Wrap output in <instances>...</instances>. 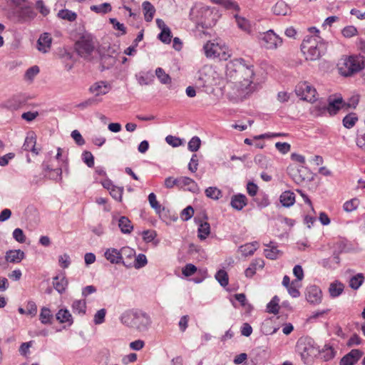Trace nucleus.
<instances>
[{
    "mask_svg": "<svg viewBox=\"0 0 365 365\" xmlns=\"http://www.w3.org/2000/svg\"><path fill=\"white\" fill-rule=\"evenodd\" d=\"M253 68V65L246 63L242 58H236L227 63L226 79L232 84L237 96L245 97L255 91Z\"/></svg>",
    "mask_w": 365,
    "mask_h": 365,
    "instance_id": "f257e3e1",
    "label": "nucleus"
},
{
    "mask_svg": "<svg viewBox=\"0 0 365 365\" xmlns=\"http://www.w3.org/2000/svg\"><path fill=\"white\" fill-rule=\"evenodd\" d=\"M327 43L319 36H307L303 40L301 49L306 60H319L327 51Z\"/></svg>",
    "mask_w": 365,
    "mask_h": 365,
    "instance_id": "f03ea898",
    "label": "nucleus"
},
{
    "mask_svg": "<svg viewBox=\"0 0 365 365\" xmlns=\"http://www.w3.org/2000/svg\"><path fill=\"white\" fill-rule=\"evenodd\" d=\"M120 320L124 325L139 331H147L152 323L148 314L138 310H128L123 312L120 317Z\"/></svg>",
    "mask_w": 365,
    "mask_h": 365,
    "instance_id": "7ed1b4c3",
    "label": "nucleus"
},
{
    "mask_svg": "<svg viewBox=\"0 0 365 365\" xmlns=\"http://www.w3.org/2000/svg\"><path fill=\"white\" fill-rule=\"evenodd\" d=\"M364 66V58L360 56L342 57L339 63V73L344 76H350L360 71Z\"/></svg>",
    "mask_w": 365,
    "mask_h": 365,
    "instance_id": "20e7f679",
    "label": "nucleus"
},
{
    "mask_svg": "<svg viewBox=\"0 0 365 365\" xmlns=\"http://www.w3.org/2000/svg\"><path fill=\"white\" fill-rule=\"evenodd\" d=\"M205 54L209 58H219L227 61L230 56L228 48L220 40L207 41L203 46Z\"/></svg>",
    "mask_w": 365,
    "mask_h": 365,
    "instance_id": "39448f33",
    "label": "nucleus"
},
{
    "mask_svg": "<svg viewBox=\"0 0 365 365\" xmlns=\"http://www.w3.org/2000/svg\"><path fill=\"white\" fill-rule=\"evenodd\" d=\"M96 43L93 37L88 34L83 35L75 43V49L82 58L90 59L95 51Z\"/></svg>",
    "mask_w": 365,
    "mask_h": 365,
    "instance_id": "423d86ee",
    "label": "nucleus"
},
{
    "mask_svg": "<svg viewBox=\"0 0 365 365\" xmlns=\"http://www.w3.org/2000/svg\"><path fill=\"white\" fill-rule=\"evenodd\" d=\"M36 14L31 5L24 4L12 10L11 18L16 23L28 24L36 18Z\"/></svg>",
    "mask_w": 365,
    "mask_h": 365,
    "instance_id": "0eeeda50",
    "label": "nucleus"
},
{
    "mask_svg": "<svg viewBox=\"0 0 365 365\" xmlns=\"http://www.w3.org/2000/svg\"><path fill=\"white\" fill-rule=\"evenodd\" d=\"M257 39L260 45L268 50H275L282 45V39L273 30L259 33Z\"/></svg>",
    "mask_w": 365,
    "mask_h": 365,
    "instance_id": "6e6552de",
    "label": "nucleus"
},
{
    "mask_svg": "<svg viewBox=\"0 0 365 365\" xmlns=\"http://www.w3.org/2000/svg\"><path fill=\"white\" fill-rule=\"evenodd\" d=\"M295 93L304 101L314 102L317 100L316 89L307 82L299 83L295 88Z\"/></svg>",
    "mask_w": 365,
    "mask_h": 365,
    "instance_id": "1a4fd4ad",
    "label": "nucleus"
},
{
    "mask_svg": "<svg viewBox=\"0 0 365 365\" xmlns=\"http://www.w3.org/2000/svg\"><path fill=\"white\" fill-rule=\"evenodd\" d=\"M218 17V12L214 8L202 6L200 9V23L202 27H212L215 24Z\"/></svg>",
    "mask_w": 365,
    "mask_h": 365,
    "instance_id": "9d476101",
    "label": "nucleus"
},
{
    "mask_svg": "<svg viewBox=\"0 0 365 365\" xmlns=\"http://www.w3.org/2000/svg\"><path fill=\"white\" fill-rule=\"evenodd\" d=\"M215 71L210 66H203L197 73V81L201 86L212 85L215 81Z\"/></svg>",
    "mask_w": 365,
    "mask_h": 365,
    "instance_id": "9b49d317",
    "label": "nucleus"
},
{
    "mask_svg": "<svg viewBox=\"0 0 365 365\" xmlns=\"http://www.w3.org/2000/svg\"><path fill=\"white\" fill-rule=\"evenodd\" d=\"M297 348L303 359L314 355L317 351L311 339H299L297 344Z\"/></svg>",
    "mask_w": 365,
    "mask_h": 365,
    "instance_id": "f8f14e48",
    "label": "nucleus"
},
{
    "mask_svg": "<svg viewBox=\"0 0 365 365\" xmlns=\"http://www.w3.org/2000/svg\"><path fill=\"white\" fill-rule=\"evenodd\" d=\"M345 108V101L341 96H331L328 98L327 113L330 115L337 113L340 109Z\"/></svg>",
    "mask_w": 365,
    "mask_h": 365,
    "instance_id": "ddd939ff",
    "label": "nucleus"
},
{
    "mask_svg": "<svg viewBox=\"0 0 365 365\" xmlns=\"http://www.w3.org/2000/svg\"><path fill=\"white\" fill-rule=\"evenodd\" d=\"M104 257L112 264H123L126 267H130L132 265L131 262L121 260V255L120 250L115 248L107 249L104 253Z\"/></svg>",
    "mask_w": 365,
    "mask_h": 365,
    "instance_id": "4468645a",
    "label": "nucleus"
},
{
    "mask_svg": "<svg viewBox=\"0 0 365 365\" xmlns=\"http://www.w3.org/2000/svg\"><path fill=\"white\" fill-rule=\"evenodd\" d=\"M306 298L308 302L319 304L322 299V290L317 286H310L307 289Z\"/></svg>",
    "mask_w": 365,
    "mask_h": 365,
    "instance_id": "2eb2a0df",
    "label": "nucleus"
},
{
    "mask_svg": "<svg viewBox=\"0 0 365 365\" xmlns=\"http://www.w3.org/2000/svg\"><path fill=\"white\" fill-rule=\"evenodd\" d=\"M362 355L363 352L359 349H352L341 359L340 365H353Z\"/></svg>",
    "mask_w": 365,
    "mask_h": 365,
    "instance_id": "dca6fc26",
    "label": "nucleus"
},
{
    "mask_svg": "<svg viewBox=\"0 0 365 365\" xmlns=\"http://www.w3.org/2000/svg\"><path fill=\"white\" fill-rule=\"evenodd\" d=\"M25 258V253L21 250H10L5 254V259L11 263H19Z\"/></svg>",
    "mask_w": 365,
    "mask_h": 365,
    "instance_id": "f3484780",
    "label": "nucleus"
},
{
    "mask_svg": "<svg viewBox=\"0 0 365 365\" xmlns=\"http://www.w3.org/2000/svg\"><path fill=\"white\" fill-rule=\"evenodd\" d=\"M36 138L34 133L29 134L23 145V149L26 151H31L34 154L38 155L40 149L36 148Z\"/></svg>",
    "mask_w": 365,
    "mask_h": 365,
    "instance_id": "a211bd4d",
    "label": "nucleus"
},
{
    "mask_svg": "<svg viewBox=\"0 0 365 365\" xmlns=\"http://www.w3.org/2000/svg\"><path fill=\"white\" fill-rule=\"evenodd\" d=\"M52 38L48 33H44L40 36L37 41L38 50L43 53H46L50 49Z\"/></svg>",
    "mask_w": 365,
    "mask_h": 365,
    "instance_id": "6ab92c4d",
    "label": "nucleus"
},
{
    "mask_svg": "<svg viewBox=\"0 0 365 365\" xmlns=\"http://www.w3.org/2000/svg\"><path fill=\"white\" fill-rule=\"evenodd\" d=\"M110 88L108 85L104 81H98L93 83L89 88V92L94 94L96 96L105 95L108 93Z\"/></svg>",
    "mask_w": 365,
    "mask_h": 365,
    "instance_id": "aec40b11",
    "label": "nucleus"
},
{
    "mask_svg": "<svg viewBox=\"0 0 365 365\" xmlns=\"http://www.w3.org/2000/svg\"><path fill=\"white\" fill-rule=\"evenodd\" d=\"M142 9L145 21L150 22L153 21L156 9L155 6L148 1H145L142 4Z\"/></svg>",
    "mask_w": 365,
    "mask_h": 365,
    "instance_id": "412c9836",
    "label": "nucleus"
},
{
    "mask_svg": "<svg viewBox=\"0 0 365 365\" xmlns=\"http://www.w3.org/2000/svg\"><path fill=\"white\" fill-rule=\"evenodd\" d=\"M198 224L197 237L200 240H205L210 234V225L207 222H203L195 218Z\"/></svg>",
    "mask_w": 365,
    "mask_h": 365,
    "instance_id": "4be33fe9",
    "label": "nucleus"
},
{
    "mask_svg": "<svg viewBox=\"0 0 365 365\" xmlns=\"http://www.w3.org/2000/svg\"><path fill=\"white\" fill-rule=\"evenodd\" d=\"M247 204V200L245 195L237 194L232 197L230 205L237 210H241Z\"/></svg>",
    "mask_w": 365,
    "mask_h": 365,
    "instance_id": "5701e85b",
    "label": "nucleus"
},
{
    "mask_svg": "<svg viewBox=\"0 0 365 365\" xmlns=\"http://www.w3.org/2000/svg\"><path fill=\"white\" fill-rule=\"evenodd\" d=\"M68 284V280L63 275L56 276L53 278V287L60 294H62L66 291Z\"/></svg>",
    "mask_w": 365,
    "mask_h": 365,
    "instance_id": "b1692460",
    "label": "nucleus"
},
{
    "mask_svg": "<svg viewBox=\"0 0 365 365\" xmlns=\"http://www.w3.org/2000/svg\"><path fill=\"white\" fill-rule=\"evenodd\" d=\"M136 79L138 83L140 86H147L151 84L153 81L155 76L151 71H141L136 74Z\"/></svg>",
    "mask_w": 365,
    "mask_h": 365,
    "instance_id": "393cba45",
    "label": "nucleus"
},
{
    "mask_svg": "<svg viewBox=\"0 0 365 365\" xmlns=\"http://www.w3.org/2000/svg\"><path fill=\"white\" fill-rule=\"evenodd\" d=\"M24 103V101L22 98L17 95L14 96L2 105L3 107L6 108L10 110H17Z\"/></svg>",
    "mask_w": 365,
    "mask_h": 365,
    "instance_id": "a878e982",
    "label": "nucleus"
},
{
    "mask_svg": "<svg viewBox=\"0 0 365 365\" xmlns=\"http://www.w3.org/2000/svg\"><path fill=\"white\" fill-rule=\"evenodd\" d=\"M71 309L74 314L83 316L86 313V302L85 299H75L72 304Z\"/></svg>",
    "mask_w": 365,
    "mask_h": 365,
    "instance_id": "bb28decb",
    "label": "nucleus"
},
{
    "mask_svg": "<svg viewBox=\"0 0 365 365\" xmlns=\"http://www.w3.org/2000/svg\"><path fill=\"white\" fill-rule=\"evenodd\" d=\"M259 243L257 242H253L251 243H247L244 245H241L238 248V251L242 253L245 257L252 255L258 249Z\"/></svg>",
    "mask_w": 365,
    "mask_h": 365,
    "instance_id": "cd10ccee",
    "label": "nucleus"
},
{
    "mask_svg": "<svg viewBox=\"0 0 365 365\" xmlns=\"http://www.w3.org/2000/svg\"><path fill=\"white\" fill-rule=\"evenodd\" d=\"M56 319L60 323H68L71 325L73 323V319L71 314L67 309H61L56 314Z\"/></svg>",
    "mask_w": 365,
    "mask_h": 365,
    "instance_id": "c85d7f7f",
    "label": "nucleus"
},
{
    "mask_svg": "<svg viewBox=\"0 0 365 365\" xmlns=\"http://www.w3.org/2000/svg\"><path fill=\"white\" fill-rule=\"evenodd\" d=\"M279 200L284 207H289L295 202L294 193L289 190L284 191L281 194Z\"/></svg>",
    "mask_w": 365,
    "mask_h": 365,
    "instance_id": "c756f323",
    "label": "nucleus"
},
{
    "mask_svg": "<svg viewBox=\"0 0 365 365\" xmlns=\"http://www.w3.org/2000/svg\"><path fill=\"white\" fill-rule=\"evenodd\" d=\"M344 285L338 281L330 284L329 287V293L332 298L339 297L344 291Z\"/></svg>",
    "mask_w": 365,
    "mask_h": 365,
    "instance_id": "7c9ffc66",
    "label": "nucleus"
},
{
    "mask_svg": "<svg viewBox=\"0 0 365 365\" xmlns=\"http://www.w3.org/2000/svg\"><path fill=\"white\" fill-rule=\"evenodd\" d=\"M118 227L120 231L124 234H129L133 229L130 220L125 216L120 217L118 220Z\"/></svg>",
    "mask_w": 365,
    "mask_h": 365,
    "instance_id": "2f4dec72",
    "label": "nucleus"
},
{
    "mask_svg": "<svg viewBox=\"0 0 365 365\" xmlns=\"http://www.w3.org/2000/svg\"><path fill=\"white\" fill-rule=\"evenodd\" d=\"M155 76L159 81L164 85H169L172 83V78L169 74L166 73L163 68L158 67L155 71Z\"/></svg>",
    "mask_w": 365,
    "mask_h": 365,
    "instance_id": "473e14b6",
    "label": "nucleus"
},
{
    "mask_svg": "<svg viewBox=\"0 0 365 365\" xmlns=\"http://www.w3.org/2000/svg\"><path fill=\"white\" fill-rule=\"evenodd\" d=\"M268 248L264 250V255L270 259H276L280 255V251L270 242L269 245H265Z\"/></svg>",
    "mask_w": 365,
    "mask_h": 365,
    "instance_id": "72a5a7b5",
    "label": "nucleus"
},
{
    "mask_svg": "<svg viewBox=\"0 0 365 365\" xmlns=\"http://www.w3.org/2000/svg\"><path fill=\"white\" fill-rule=\"evenodd\" d=\"M319 353L321 357L324 361H327L332 359L335 356L336 351L331 346L326 344Z\"/></svg>",
    "mask_w": 365,
    "mask_h": 365,
    "instance_id": "f704fd0d",
    "label": "nucleus"
},
{
    "mask_svg": "<svg viewBox=\"0 0 365 365\" xmlns=\"http://www.w3.org/2000/svg\"><path fill=\"white\" fill-rule=\"evenodd\" d=\"M120 252L121 260L130 262L135 257V251L129 247H122Z\"/></svg>",
    "mask_w": 365,
    "mask_h": 365,
    "instance_id": "c9c22d12",
    "label": "nucleus"
},
{
    "mask_svg": "<svg viewBox=\"0 0 365 365\" xmlns=\"http://www.w3.org/2000/svg\"><path fill=\"white\" fill-rule=\"evenodd\" d=\"M90 9L97 14H106L111 11L112 6L109 3H103L99 5H93Z\"/></svg>",
    "mask_w": 365,
    "mask_h": 365,
    "instance_id": "e433bc0d",
    "label": "nucleus"
},
{
    "mask_svg": "<svg viewBox=\"0 0 365 365\" xmlns=\"http://www.w3.org/2000/svg\"><path fill=\"white\" fill-rule=\"evenodd\" d=\"M178 186H190L189 190L194 192L195 189L197 187L196 182L189 177L182 176L178 178Z\"/></svg>",
    "mask_w": 365,
    "mask_h": 365,
    "instance_id": "4c0bfd02",
    "label": "nucleus"
},
{
    "mask_svg": "<svg viewBox=\"0 0 365 365\" xmlns=\"http://www.w3.org/2000/svg\"><path fill=\"white\" fill-rule=\"evenodd\" d=\"M205 195L214 200H217L222 197V191L216 187H209L205 190Z\"/></svg>",
    "mask_w": 365,
    "mask_h": 365,
    "instance_id": "58836bf2",
    "label": "nucleus"
},
{
    "mask_svg": "<svg viewBox=\"0 0 365 365\" xmlns=\"http://www.w3.org/2000/svg\"><path fill=\"white\" fill-rule=\"evenodd\" d=\"M364 281V277L362 274L359 273L353 276L349 282V287L356 290L358 289Z\"/></svg>",
    "mask_w": 365,
    "mask_h": 365,
    "instance_id": "ea45409f",
    "label": "nucleus"
},
{
    "mask_svg": "<svg viewBox=\"0 0 365 365\" xmlns=\"http://www.w3.org/2000/svg\"><path fill=\"white\" fill-rule=\"evenodd\" d=\"M53 318V314H51V312L50 309L47 307H43L41 309V313L39 315V319L41 322L43 324H51V321Z\"/></svg>",
    "mask_w": 365,
    "mask_h": 365,
    "instance_id": "a19ab883",
    "label": "nucleus"
},
{
    "mask_svg": "<svg viewBox=\"0 0 365 365\" xmlns=\"http://www.w3.org/2000/svg\"><path fill=\"white\" fill-rule=\"evenodd\" d=\"M273 13L276 15H287L289 11L287 5L284 1H278L272 9Z\"/></svg>",
    "mask_w": 365,
    "mask_h": 365,
    "instance_id": "79ce46f5",
    "label": "nucleus"
},
{
    "mask_svg": "<svg viewBox=\"0 0 365 365\" xmlns=\"http://www.w3.org/2000/svg\"><path fill=\"white\" fill-rule=\"evenodd\" d=\"M235 18L236 19L237 24L240 29L247 33L250 32L251 25L246 19L238 15H235Z\"/></svg>",
    "mask_w": 365,
    "mask_h": 365,
    "instance_id": "37998d69",
    "label": "nucleus"
},
{
    "mask_svg": "<svg viewBox=\"0 0 365 365\" xmlns=\"http://www.w3.org/2000/svg\"><path fill=\"white\" fill-rule=\"evenodd\" d=\"M58 16L62 19L72 22L76 19L77 14L75 12L68 9H62L58 11Z\"/></svg>",
    "mask_w": 365,
    "mask_h": 365,
    "instance_id": "c03bdc74",
    "label": "nucleus"
},
{
    "mask_svg": "<svg viewBox=\"0 0 365 365\" xmlns=\"http://www.w3.org/2000/svg\"><path fill=\"white\" fill-rule=\"evenodd\" d=\"M358 118L355 113H349L346 115L343 119V125L346 128H351L354 126Z\"/></svg>",
    "mask_w": 365,
    "mask_h": 365,
    "instance_id": "a18cd8bd",
    "label": "nucleus"
},
{
    "mask_svg": "<svg viewBox=\"0 0 365 365\" xmlns=\"http://www.w3.org/2000/svg\"><path fill=\"white\" fill-rule=\"evenodd\" d=\"M359 200L357 198L351 199L344 203L343 209L346 212H351L359 207Z\"/></svg>",
    "mask_w": 365,
    "mask_h": 365,
    "instance_id": "49530a36",
    "label": "nucleus"
},
{
    "mask_svg": "<svg viewBox=\"0 0 365 365\" xmlns=\"http://www.w3.org/2000/svg\"><path fill=\"white\" fill-rule=\"evenodd\" d=\"M148 263L147 257L144 254H139L138 256L135 257V259L133 263H132V266H133L136 269H140L145 267Z\"/></svg>",
    "mask_w": 365,
    "mask_h": 365,
    "instance_id": "de8ad7c7",
    "label": "nucleus"
},
{
    "mask_svg": "<svg viewBox=\"0 0 365 365\" xmlns=\"http://www.w3.org/2000/svg\"><path fill=\"white\" fill-rule=\"evenodd\" d=\"M215 279L218 281L222 287H226L228 284L229 279L227 273L223 270H219L215 274Z\"/></svg>",
    "mask_w": 365,
    "mask_h": 365,
    "instance_id": "09e8293b",
    "label": "nucleus"
},
{
    "mask_svg": "<svg viewBox=\"0 0 365 365\" xmlns=\"http://www.w3.org/2000/svg\"><path fill=\"white\" fill-rule=\"evenodd\" d=\"M201 145V140L199 137L194 136L188 142V150L192 152H196L199 150Z\"/></svg>",
    "mask_w": 365,
    "mask_h": 365,
    "instance_id": "8fccbe9b",
    "label": "nucleus"
},
{
    "mask_svg": "<svg viewBox=\"0 0 365 365\" xmlns=\"http://www.w3.org/2000/svg\"><path fill=\"white\" fill-rule=\"evenodd\" d=\"M148 201L151 207L153 208L156 212L160 213L161 212V205L158 202L156 195L153 192L149 194Z\"/></svg>",
    "mask_w": 365,
    "mask_h": 365,
    "instance_id": "3c124183",
    "label": "nucleus"
},
{
    "mask_svg": "<svg viewBox=\"0 0 365 365\" xmlns=\"http://www.w3.org/2000/svg\"><path fill=\"white\" fill-rule=\"evenodd\" d=\"M39 73V68L34 66L29 68L25 73L24 78L26 80L32 81L34 77Z\"/></svg>",
    "mask_w": 365,
    "mask_h": 365,
    "instance_id": "603ef678",
    "label": "nucleus"
},
{
    "mask_svg": "<svg viewBox=\"0 0 365 365\" xmlns=\"http://www.w3.org/2000/svg\"><path fill=\"white\" fill-rule=\"evenodd\" d=\"M123 188L116 186H112L110 190V195L116 200L121 201Z\"/></svg>",
    "mask_w": 365,
    "mask_h": 365,
    "instance_id": "864d4df0",
    "label": "nucleus"
},
{
    "mask_svg": "<svg viewBox=\"0 0 365 365\" xmlns=\"http://www.w3.org/2000/svg\"><path fill=\"white\" fill-rule=\"evenodd\" d=\"M106 314V310L105 309L98 310L94 315V324L96 325L103 324L105 321Z\"/></svg>",
    "mask_w": 365,
    "mask_h": 365,
    "instance_id": "5fc2aeb1",
    "label": "nucleus"
},
{
    "mask_svg": "<svg viewBox=\"0 0 365 365\" xmlns=\"http://www.w3.org/2000/svg\"><path fill=\"white\" fill-rule=\"evenodd\" d=\"M165 141L168 144L173 146V148L179 147L182 144V141L180 138L170 135L165 138Z\"/></svg>",
    "mask_w": 365,
    "mask_h": 365,
    "instance_id": "6e6d98bb",
    "label": "nucleus"
},
{
    "mask_svg": "<svg viewBox=\"0 0 365 365\" xmlns=\"http://www.w3.org/2000/svg\"><path fill=\"white\" fill-rule=\"evenodd\" d=\"M58 264L60 267L63 269L68 268L71 264V258L70 256L65 253L58 257Z\"/></svg>",
    "mask_w": 365,
    "mask_h": 365,
    "instance_id": "4d7b16f0",
    "label": "nucleus"
},
{
    "mask_svg": "<svg viewBox=\"0 0 365 365\" xmlns=\"http://www.w3.org/2000/svg\"><path fill=\"white\" fill-rule=\"evenodd\" d=\"M83 161L89 167L92 168L94 165V157L89 151H84L82 154Z\"/></svg>",
    "mask_w": 365,
    "mask_h": 365,
    "instance_id": "13d9d810",
    "label": "nucleus"
},
{
    "mask_svg": "<svg viewBox=\"0 0 365 365\" xmlns=\"http://www.w3.org/2000/svg\"><path fill=\"white\" fill-rule=\"evenodd\" d=\"M158 38L162 42L165 43H170L172 38L170 29H166V30L161 31Z\"/></svg>",
    "mask_w": 365,
    "mask_h": 365,
    "instance_id": "bf43d9fd",
    "label": "nucleus"
},
{
    "mask_svg": "<svg viewBox=\"0 0 365 365\" xmlns=\"http://www.w3.org/2000/svg\"><path fill=\"white\" fill-rule=\"evenodd\" d=\"M110 23L113 25V28L115 30H118L121 32V34H126V28L124 26L123 24H120L116 19L115 18H110L109 19Z\"/></svg>",
    "mask_w": 365,
    "mask_h": 365,
    "instance_id": "052dcab7",
    "label": "nucleus"
},
{
    "mask_svg": "<svg viewBox=\"0 0 365 365\" xmlns=\"http://www.w3.org/2000/svg\"><path fill=\"white\" fill-rule=\"evenodd\" d=\"M341 33L344 37L351 38L356 35L357 29L353 26H348L343 29Z\"/></svg>",
    "mask_w": 365,
    "mask_h": 365,
    "instance_id": "680f3d73",
    "label": "nucleus"
},
{
    "mask_svg": "<svg viewBox=\"0 0 365 365\" xmlns=\"http://www.w3.org/2000/svg\"><path fill=\"white\" fill-rule=\"evenodd\" d=\"M194 215V209L192 206H187L186 208L182 210L181 212V218L184 221H187L190 220Z\"/></svg>",
    "mask_w": 365,
    "mask_h": 365,
    "instance_id": "e2e57ef3",
    "label": "nucleus"
},
{
    "mask_svg": "<svg viewBox=\"0 0 365 365\" xmlns=\"http://www.w3.org/2000/svg\"><path fill=\"white\" fill-rule=\"evenodd\" d=\"M297 284H298V282L292 281L291 282V285L288 288H287V290H288L289 294L292 297H294V298L298 297L300 295V292H299V291L298 290V288H297Z\"/></svg>",
    "mask_w": 365,
    "mask_h": 365,
    "instance_id": "0e129e2a",
    "label": "nucleus"
},
{
    "mask_svg": "<svg viewBox=\"0 0 365 365\" xmlns=\"http://www.w3.org/2000/svg\"><path fill=\"white\" fill-rule=\"evenodd\" d=\"M13 237L18 242L24 243L26 240V236L23 230L20 228H16L13 232Z\"/></svg>",
    "mask_w": 365,
    "mask_h": 365,
    "instance_id": "69168bd1",
    "label": "nucleus"
},
{
    "mask_svg": "<svg viewBox=\"0 0 365 365\" xmlns=\"http://www.w3.org/2000/svg\"><path fill=\"white\" fill-rule=\"evenodd\" d=\"M327 105H326V104L317 105L313 108L312 113L316 116L322 115L325 114L327 112Z\"/></svg>",
    "mask_w": 365,
    "mask_h": 365,
    "instance_id": "338daca9",
    "label": "nucleus"
},
{
    "mask_svg": "<svg viewBox=\"0 0 365 365\" xmlns=\"http://www.w3.org/2000/svg\"><path fill=\"white\" fill-rule=\"evenodd\" d=\"M142 235L143 239L145 242H151L157 235L154 230H145L143 232Z\"/></svg>",
    "mask_w": 365,
    "mask_h": 365,
    "instance_id": "774afa93",
    "label": "nucleus"
}]
</instances>
